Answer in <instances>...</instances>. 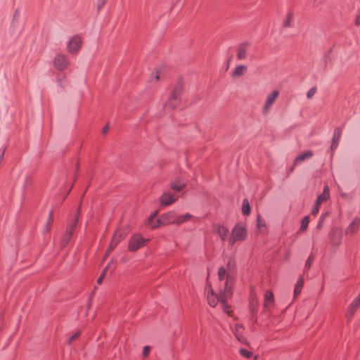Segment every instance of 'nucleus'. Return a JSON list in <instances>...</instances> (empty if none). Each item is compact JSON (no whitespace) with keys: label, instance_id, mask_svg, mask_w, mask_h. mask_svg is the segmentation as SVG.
<instances>
[{"label":"nucleus","instance_id":"f3484780","mask_svg":"<svg viewBox=\"0 0 360 360\" xmlns=\"http://www.w3.org/2000/svg\"><path fill=\"white\" fill-rule=\"evenodd\" d=\"M313 156V152L311 150H307L302 153L299 154L297 158L294 160L293 164L294 165H297L302 162L304 161L306 159H309Z\"/></svg>","mask_w":360,"mask_h":360},{"label":"nucleus","instance_id":"9b49d317","mask_svg":"<svg viewBox=\"0 0 360 360\" xmlns=\"http://www.w3.org/2000/svg\"><path fill=\"white\" fill-rule=\"evenodd\" d=\"M177 200V198L175 197L172 193L165 192L164 193L160 198V203L163 206H168L174 203Z\"/></svg>","mask_w":360,"mask_h":360},{"label":"nucleus","instance_id":"6e6552de","mask_svg":"<svg viewBox=\"0 0 360 360\" xmlns=\"http://www.w3.org/2000/svg\"><path fill=\"white\" fill-rule=\"evenodd\" d=\"M250 44L248 41L240 43L237 48V59L243 60L247 56L248 49L250 47Z\"/></svg>","mask_w":360,"mask_h":360},{"label":"nucleus","instance_id":"864d4df0","mask_svg":"<svg viewBox=\"0 0 360 360\" xmlns=\"http://www.w3.org/2000/svg\"><path fill=\"white\" fill-rule=\"evenodd\" d=\"M125 236L124 233H120L119 236L117 235V240H120V241L124 238Z\"/></svg>","mask_w":360,"mask_h":360},{"label":"nucleus","instance_id":"052dcab7","mask_svg":"<svg viewBox=\"0 0 360 360\" xmlns=\"http://www.w3.org/2000/svg\"><path fill=\"white\" fill-rule=\"evenodd\" d=\"M212 291V295H214V291L212 290H211Z\"/></svg>","mask_w":360,"mask_h":360},{"label":"nucleus","instance_id":"393cba45","mask_svg":"<svg viewBox=\"0 0 360 360\" xmlns=\"http://www.w3.org/2000/svg\"><path fill=\"white\" fill-rule=\"evenodd\" d=\"M329 216V212H323L321 214V215L320 216V218L319 219V221H318V224L316 225V229L318 230H320L322 229L323 227V224L324 222V221L326 220V219Z\"/></svg>","mask_w":360,"mask_h":360},{"label":"nucleus","instance_id":"20e7f679","mask_svg":"<svg viewBox=\"0 0 360 360\" xmlns=\"http://www.w3.org/2000/svg\"><path fill=\"white\" fill-rule=\"evenodd\" d=\"M231 235L239 241L244 240L247 236V229L242 223H237L231 231Z\"/></svg>","mask_w":360,"mask_h":360},{"label":"nucleus","instance_id":"de8ad7c7","mask_svg":"<svg viewBox=\"0 0 360 360\" xmlns=\"http://www.w3.org/2000/svg\"><path fill=\"white\" fill-rule=\"evenodd\" d=\"M227 266L229 269H232L235 266V263L233 261H232L231 259H229L228 263H227Z\"/></svg>","mask_w":360,"mask_h":360},{"label":"nucleus","instance_id":"4468645a","mask_svg":"<svg viewBox=\"0 0 360 360\" xmlns=\"http://www.w3.org/2000/svg\"><path fill=\"white\" fill-rule=\"evenodd\" d=\"M274 304V296L271 291L266 290L264 294V308L268 310Z\"/></svg>","mask_w":360,"mask_h":360},{"label":"nucleus","instance_id":"5fc2aeb1","mask_svg":"<svg viewBox=\"0 0 360 360\" xmlns=\"http://www.w3.org/2000/svg\"><path fill=\"white\" fill-rule=\"evenodd\" d=\"M256 314H251V320L254 322V323H257V319L255 316Z\"/></svg>","mask_w":360,"mask_h":360},{"label":"nucleus","instance_id":"ea45409f","mask_svg":"<svg viewBox=\"0 0 360 360\" xmlns=\"http://www.w3.org/2000/svg\"><path fill=\"white\" fill-rule=\"evenodd\" d=\"M319 205H320L316 204V202H315V205H314V206L313 207V208L311 209V214L312 215L315 216V215H316L319 213Z\"/></svg>","mask_w":360,"mask_h":360},{"label":"nucleus","instance_id":"9d476101","mask_svg":"<svg viewBox=\"0 0 360 360\" xmlns=\"http://www.w3.org/2000/svg\"><path fill=\"white\" fill-rule=\"evenodd\" d=\"M342 136V128L338 127L335 128L333 132V136L332 138V143L330 146V150L332 153L338 148L339 141L340 140Z\"/></svg>","mask_w":360,"mask_h":360},{"label":"nucleus","instance_id":"09e8293b","mask_svg":"<svg viewBox=\"0 0 360 360\" xmlns=\"http://www.w3.org/2000/svg\"><path fill=\"white\" fill-rule=\"evenodd\" d=\"M19 17V11L16 9L13 13V20H16Z\"/></svg>","mask_w":360,"mask_h":360},{"label":"nucleus","instance_id":"bf43d9fd","mask_svg":"<svg viewBox=\"0 0 360 360\" xmlns=\"http://www.w3.org/2000/svg\"><path fill=\"white\" fill-rule=\"evenodd\" d=\"M356 300H359V301H360V292H359V294L358 295V296L356 297Z\"/></svg>","mask_w":360,"mask_h":360},{"label":"nucleus","instance_id":"4be33fe9","mask_svg":"<svg viewBox=\"0 0 360 360\" xmlns=\"http://www.w3.org/2000/svg\"><path fill=\"white\" fill-rule=\"evenodd\" d=\"M192 218V215L189 213H186L182 215L176 216V224H180L190 220Z\"/></svg>","mask_w":360,"mask_h":360},{"label":"nucleus","instance_id":"ddd939ff","mask_svg":"<svg viewBox=\"0 0 360 360\" xmlns=\"http://www.w3.org/2000/svg\"><path fill=\"white\" fill-rule=\"evenodd\" d=\"M360 226V218L356 217L352 221L350 222L346 229V234H354L355 233L359 227Z\"/></svg>","mask_w":360,"mask_h":360},{"label":"nucleus","instance_id":"a878e982","mask_svg":"<svg viewBox=\"0 0 360 360\" xmlns=\"http://www.w3.org/2000/svg\"><path fill=\"white\" fill-rule=\"evenodd\" d=\"M71 238H72V236L65 231V233L63 234L62 239H61V242H60L61 247L65 248L69 243Z\"/></svg>","mask_w":360,"mask_h":360},{"label":"nucleus","instance_id":"dca6fc26","mask_svg":"<svg viewBox=\"0 0 360 360\" xmlns=\"http://www.w3.org/2000/svg\"><path fill=\"white\" fill-rule=\"evenodd\" d=\"M218 302H221L224 307H227L225 292L221 291L220 294L217 296V300L211 299L210 297L208 296V302L211 307H215Z\"/></svg>","mask_w":360,"mask_h":360},{"label":"nucleus","instance_id":"c756f323","mask_svg":"<svg viewBox=\"0 0 360 360\" xmlns=\"http://www.w3.org/2000/svg\"><path fill=\"white\" fill-rule=\"evenodd\" d=\"M119 243L120 240H117V233H115L108 248L109 251L113 250Z\"/></svg>","mask_w":360,"mask_h":360},{"label":"nucleus","instance_id":"2f4dec72","mask_svg":"<svg viewBox=\"0 0 360 360\" xmlns=\"http://www.w3.org/2000/svg\"><path fill=\"white\" fill-rule=\"evenodd\" d=\"M266 226L264 220H263L260 215H257V226L258 229L264 227Z\"/></svg>","mask_w":360,"mask_h":360},{"label":"nucleus","instance_id":"f257e3e1","mask_svg":"<svg viewBox=\"0 0 360 360\" xmlns=\"http://www.w3.org/2000/svg\"><path fill=\"white\" fill-rule=\"evenodd\" d=\"M184 91V84L181 80H178L174 85L171 94L169 95L167 101L165 103V107L170 109L176 108L181 101V94Z\"/></svg>","mask_w":360,"mask_h":360},{"label":"nucleus","instance_id":"603ef678","mask_svg":"<svg viewBox=\"0 0 360 360\" xmlns=\"http://www.w3.org/2000/svg\"><path fill=\"white\" fill-rule=\"evenodd\" d=\"M355 25L359 26L360 25V15H358L355 20Z\"/></svg>","mask_w":360,"mask_h":360},{"label":"nucleus","instance_id":"f8f14e48","mask_svg":"<svg viewBox=\"0 0 360 360\" xmlns=\"http://www.w3.org/2000/svg\"><path fill=\"white\" fill-rule=\"evenodd\" d=\"M218 277L219 281H223L226 277V281L224 283V291H229V282L231 281V277L226 274V270L224 266L219 267L218 270Z\"/></svg>","mask_w":360,"mask_h":360},{"label":"nucleus","instance_id":"cd10ccee","mask_svg":"<svg viewBox=\"0 0 360 360\" xmlns=\"http://www.w3.org/2000/svg\"><path fill=\"white\" fill-rule=\"evenodd\" d=\"M292 18H293L292 13L291 12H288L285 20H284V22H283V27H292L291 21L292 20Z\"/></svg>","mask_w":360,"mask_h":360},{"label":"nucleus","instance_id":"5701e85b","mask_svg":"<svg viewBox=\"0 0 360 360\" xmlns=\"http://www.w3.org/2000/svg\"><path fill=\"white\" fill-rule=\"evenodd\" d=\"M330 241L333 245L338 246L341 243V235L333 233L330 236Z\"/></svg>","mask_w":360,"mask_h":360},{"label":"nucleus","instance_id":"473e14b6","mask_svg":"<svg viewBox=\"0 0 360 360\" xmlns=\"http://www.w3.org/2000/svg\"><path fill=\"white\" fill-rule=\"evenodd\" d=\"M57 80H58V85L63 88L65 85V77L64 76H58L57 77Z\"/></svg>","mask_w":360,"mask_h":360},{"label":"nucleus","instance_id":"39448f33","mask_svg":"<svg viewBox=\"0 0 360 360\" xmlns=\"http://www.w3.org/2000/svg\"><path fill=\"white\" fill-rule=\"evenodd\" d=\"M82 40L81 38L76 35L72 37L68 44V50L70 53H77L81 47Z\"/></svg>","mask_w":360,"mask_h":360},{"label":"nucleus","instance_id":"a211bd4d","mask_svg":"<svg viewBox=\"0 0 360 360\" xmlns=\"http://www.w3.org/2000/svg\"><path fill=\"white\" fill-rule=\"evenodd\" d=\"M330 197V189L328 186H325L321 194L318 195L316 202V204L321 205L323 201L327 200Z\"/></svg>","mask_w":360,"mask_h":360},{"label":"nucleus","instance_id":"aec40b11","mask_svg":"<svg viewBox=\"0 0 360 360\" xmlns=\"http://www.w3.org/2000/svg\"><path fill=\"white\" fill-rule=\"evenodd\" d=\"M250 212H251V208H250V203H249L248 199L245 198L243 200V203H242V213L244 215L247 216L250 214Z\"/></svg>","mask_w":360,"mask_h":360},{"label":"nucleus","instance_id":"4d7b16f0","mask_svg":"<svg viewBox=\"0 0 360 360\" xmlns=\"http://www.w3.org/2000/svg\"><path fill=\"white\" fill-rule=\"evenodd\" d=\"M4 150H5V149H4V150H3V151H2V153H1V155H0V162H1V160H3V158H4Z\"/></svg>","mask_w":360,"mask_h":360},{"label":"nucleus","instance_id":"423d86ee","mask_svg":"<svg viewBox=\"0 0 360 360\" xmlns=\"http://www.w3.org/2000/svg\"><path fill=\"white\" fill-rule=\"evenodd\" d=\"M213 232L218 234L221 240L224 241L227 239L229 229L225 226L218 224L213 226Z\"/></svg>","mask_w":360,"mask_h":360},{"label":"nucleus","instance_id":"0eeeda50","mask_svg":"<svg viewBox=\"0 0 360 360\" xmlns=\"http://www.w3.org/2000/svg\"><path fill=\"white\" fill-rule=\"evenodd\" d=\"M53 63H54V66L58 70H65L68 65L67 58L64 55H62V54L57 55L54 59Z\"/></svg>","mask_w":360,"mask_h":360},{"label":"nucleus","instance_id":"13d9d810","mask_svg":"<svg viewBox=\"0 0 360 360\" xmlns=\"http://www.w3.org/2000/svg\"><path fill=\"white\" fill-rule=\"evenodd\" d=\"M159 77H160V76H159V75L157 73V74L155 75V79H156V80H158V79H159Z\"/></svg>","mask_w":360,"mask_h":360},{"label":"nucleus","instance_id":"37998d69","mask_svg":"<svg viewBox=\"0 0 360 360\" xmlns=\"http://www.w3.org/2000/svg\"><path fill=\"white\" fill-rule=\"evenodd\" d=\"M150 349H151V348L150 346H147V345L144 346V347L143 349V353H142L143 356L144 357H146L148 355V354L150 353Z\"/></svg>","mask_w":360,"mask_h":360},{"label":"nucleus","instance_id":"79ce46f5","mask_svg":"<svg viewBox=\"0 0 360 360\" xmlns=\"http://www.w3.org/2000/svg\"><path fill=\"white\" fill-rule=\"evenodd\" d=\"M303 285H304V281H303V278L302 276H300L297 281V283H296V285H295V288H302L303 287Z\"/></svg>","mask_w":360,"mask_h":360},{"label":"nucleus","instance_id":"49530a36","mask_svg":"<svg viewBox=\"0 0 360 360\" xmlns=\"http://www.w3.org/2000/svg\"><path fill=\"white\" fill-rule=\"evenodd\" d=\"M301 290H302L301 288H295V289H294V297H297L300 294Z\"/></svg>","mask_w":360,"mask_h":360},{"label":"nucleus","instance_id":"b1692460","mask_svg":"<svg viewBox=\"0 0 360 360\" xmlns=\"http://www.w3.org/2000/svg\"><path fill=\"white\" fill-rule=\"evenodd\" d=\"M258 302L256 298L252 299L250 302V312L251 314H256L257 313Z\"/></svg>","mask_w":360,"mask_h":360},{"label":"nucleus","instance_id":"72a5a7b5","mask_svg":"<svg viewBox=\"0 0 360 360\" xmlns=\"http://www.w3.org/2000/svg\"><path fill=\"white\" fill-rule=\"evenodd\" d=\"M316 87H311V89H309L307 93V98H311L314 96V95L316 94Z\"/></svg>","mask_w":360,"mask_h":360},{"label":"nucleus","instance_id":"f03ea898","mask_svg":"<svg viewBox=\"0 0 360 360\" xmlns=\"http://www.w3.org/2000/svg\"><path fill=\"white\" fill-rule=\"evenodd\" d=\"M148 242V239L143 238L140 234L132 236L129 241L128 248L131 252H135Z\"/></svg>","mask_w":360,"mask_h":360},{"label":"nucleus","instance_id":"412c9836","mask_svg":"<svg viewBox=\"0 0 360 360\" xmlns=\"http://www.w3.org/2000/svg\"><path fill=\"white\" fill-rule=\"evenodd\" d=\"M185 186L186 184L180 180H176L171 184V188L176 191H181Z\"/></svg>","mask_w":360,"mask_h":360},{"label":"nucleus","instance_id":"bb28decb","mask_svg":"<svg viewBox=\"0 0 360 360\" xmlns=\"http://www.w3.org/2000/svg\"><path fill=\"white\" fill-rule=\"evenodd\" d=\"M309 222V216H305L304 217H303L301 221V225H300V231H306L308 228Z\"/></svg>","mask_w":360,"mask_h":360},{"label":"nucleus","instance_id":"6e6d98bb","mask_svg":"<svg viewBox=\"0 0 360 360\" xmlns=\"http://www.w3.org/2000/svg\"><path fill=\"white\" fill-rule=\"evenodd\" d=\"M158 211L157 210V211L154 212L150 216L152 217V218H155V219L157 215H158Z\"/></svg>","mask_w":360,"mask_h":360},{"label":"nucleus","instance_id":"58836bf2","mask_svg":"<svg viewBox=\"0 0 360 360\" xmlns=\"http://www.w3.org/2000/svg\"><path fill=\"white\" fill-rule=\"evenodd\" d=\"M78 221H79V217H78V215H77L73 221L71 223L70 225H69L68 226L72 229H76L77 226V224H78Z\"/></svg>","mask_w":360,"mask_h":360},{"label":"nucleus","instance_id":"c85d7f7f","mask_svg":"<svg viewBox=\"0 0 360 360\" xmlns=\"http://www.w3.org/2000/svg\"><path fill=\"white\" fill-rule=\"evenodd\" d=\"M314 261V257L313 256L312 254H311L308 257V258H307V261L305 262L304 270V272H306L307 271H308L311 268Z\"/></svg>","mask_w":360,"mask_h":360},{"label":"nucleus","instance_id":"a18cd8bd","mask_svg":"<svg viewBox=\"0 0 360 360\" xmlns=\"http://www.w3.org/2000/svg\"><path fill=\"white\" fill-rule=\"evenodd\" d=\"M236 241H238L237 239H236V238H234L233 236H231L229 240V243L231 246L233 245V244L235 243V242Z\"/></svg>","mask_w":360,"mask_h":360},{"label":"nucleus","instance_id":"8fccbe9b","mask_svg":"<svg viewBox=\"0 0 360 360\" xmlns=\"http://www.w3.org/2000/svg\"><path fill=\"white\" fill-rule=\"evenodd\" d=\"M75 229H72L71 228H70L69 226H68L67 229H66V232L68 233H70L71 236H72V234L74 233L75 232Z\"/></svg>","mask_w":360,"mask_h":360},{"label":"nucleus","instance_id":"e433bc0d","mask_svg":"<svg viewBox=\"0 0 360 360\" xmlns=\"http://www.w3.org/2000/svg\"><path fill=\"white\" fill-rule=\"evenodd\" d=\"M80 335V333L79 332H76L75 333H74L72 335H71L68 340V344L70 345L71 342L75 340V339H77Z\"/></svg>","mask_w":360,"mask_h":360},{"label":"nucleus","instance_id":"1a4fd4ad","mask_svg":"<svg viewBox=\"0 0 360 360\" xmlns=\"http://www.w3.org/2000/svg\"><path fill=\"white\" fill-rule=\"evenodd\" d=\"M278 91L277 90L274 91L270 95H269L265 105L263 108V113L266 114L269 109L271 108L273 103L275 102L276 99L278 96Z\"/></svg>","mask_w":360,"mask_h":360},{"label":"nucleus","instance_id":"7c9ffc66","mask_svg":"<svg viewBox=\"0 0 360 360\" xmlns=\"http://www.w3.org/2000/svg\"><path fill=\"white\" fill-rule=\"evenodd\" d=\"M241 356L245 358H250L252 356V353L245 348H241L239 350Z\"/></svg>","mask_w":360,"mask_h":360},{"label":"nucleus","instance_id":"c9c22d12","mask_svg":"<svg viewBox=\"0 0 360 360\" xmlns=\"http://www.w3.org/2000/svg\"><path fill=\"white\" fill-rule=\"evenodd\" d=\"M108 265L103 270L102 273L101 274L100 276L98 277V278L97 280V283L98 284H101L102 283V281L105 276V273L108 270Z\"/></svg>","mask_w":360,"mask_h":360},{"label":"nucleus","instance_id":"2eb2a0df","mask_svg":"<svg viewBox=\"0 0 360 360\" xmlns=\"http://www.w3.org/2000/svg\"><path fill=\"white\" fill-rule=\"evenodd\" d=\"M360 307V301L356 300V298L352 301V302L348 306L347 311V319H350L355 314L356 309Z\"/></svg>","mask_w":360,"mask_h":360},{"label":"nucleus","instance_id":"7ed1b4c3","mask_svg":"<svg viewBox=\"0 0 360 360\" xmlns=\"http://www.w3.org/2000/svg\"><path fill=\"white\" fill-rule=\"evenodd\" d=\"M170 224H176V215L174 212L172 211L160 215V217L155 221V225L154 226H162Z\"/></svg>","mask_w":360,"mask_h":360},{"label":"nucleus","instance_id":"3c124183","mask_svg":"<svg viewBox=\"0 0 360 360\" xmlns=\"http://www.w3.org/2000/svg\"><path fill=\"white\" fill-rule=\"evenodd\" d=\"M108 129H109V125H108V124H107V125H105V126L103 128V129H102V134H106V133L108 132Z\"/></svg>","mask_w":360,"mask_h":360},{"label":"nucleus","instance_id":"6ab92c4d","mask_svg":"<svg viewBox=\"0 0 360 360\" xmlns=\"http://www.w3.org/2000/svg\"><path fill=\"white\" fill-rule=\"evenodd\" d=\"M247 70V67L244 65H240L236 68L232 73L233 77H240L245 74Z\"/></svg>","mask_w":360,"mask_h":360},{"label":"nucleus","instance_id":"a19ab883","mask_svg":"<svg viewBox=\"0 0 360 360\" xmlns=\"http://www.w3.org/2000/svg\"><path fill=\"white\" fill-rule=\"evenodd\" d=\"M107 0H98L97 2V11L99 12L101 8L104 6Z\"/></svg>","mask_w":360,"mask_h":360},{"label":"nucleus","instance_id":"4c0bfd02","mask_svg":"<svg viewBox=\"0 0 360 360\" xmlns=\"http://www.w3.org/2000/svg\"><path fill=\"white\" fill-rule=\"evenodd\" d=\"M78 221H79V217H78V215H77L73 221L71 223L70 225H69L68 226L72 229H76L77 226V224H78Z\"/></svg>","mask_w":360,"mask_h":360},{"label":"nucleus","instance_id":"c03bdc74","mask_svg":"<svg viewBox=\"0 0 360 360\" xmlns=\"http://www.w3.org/2000/svg\"><path fill=\"white\" fill-rule=\"evenodd\" d=\"M52 217H53V211L51 210L50 212H49V221H48L47 224H46L48 229H49V226H50V224L51 223Z\"/></svg>","mask_w":360,"mask_h":360},{"label":"nucleus","instance_id":"f704fd0d","mask_svg":"<svg viewBox=\"0 0 360 360\" xmlns=\"http://www.w3.org/2000/svg\"><path fill=\"white\" fill-rule=\"evenodd\" d=\"M155 218H152L151 216H150L148 219V224L152 229L158 228V226H154L155 225Z\"/></svg>","mask_w":360,"mask_h":360}]
</instances>
